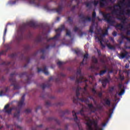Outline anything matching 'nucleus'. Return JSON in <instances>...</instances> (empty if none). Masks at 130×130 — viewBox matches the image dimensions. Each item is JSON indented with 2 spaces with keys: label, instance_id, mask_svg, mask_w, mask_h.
Instances as JSON below:
<instances>
[{
  "label": "nucleus",
  "instance_id": "f257e3e1",
  "mask_svg": "<svg viewBox=\"0 0 130 130\" xmlns=\"http://www.w3.org/2000/svg\"><path fill=\"white\" fill-rule=\"evenodd\" d=\"M82 89L81 87H79L78 85L76 87V98H75V103L78 104L79 101H81V102H85V103H88L87 106L89 109V110L92 112V113H95L97 110L101 111L103 110V106L102 105H97V108H95L92 103L89 104V100L86 99V98H79V96L80 94V90Z\"/></svg>",
  "mask_w": 130,
  "mask_h": 130
},
{
  "label": "nucleus",
  "instance_id": "f03ea898",
  "mask_svg": "<svg viewBox=\"0 0 130 130\" xmlns=\"http://www.w3.org/2000/svg\"><path fill=\"white\" fill-rule=\"evenodd\" d=\"M63 30H65V25L62 24L60 27H58V29H56L55 30V32H56V35H55L54 37H50V48L51 47H55L56 46L55 44H54L53 46H51V45H50V41H58V39H59V37L61 35V32H62V31Z\"/></svg>",
  "mask_w": 130,
  "mask_h": 130
},
{
  "label": "nucleus",
  "instance_id": "7ed1b4c3",
  "mask_svg": "<svg viewBox=\"0 0 130 130\" xmlns=\"http://www.w3.org/2000/svg\"><path fill=\"white\" fill-rule=\"evenodd\" d=\"M89 121H87L86 124L87 125V130H103V127H99L97 121L93 120L91 121V119L89 118Z\"/></svg>",
  "mask_w": 130,
  "mask_h": 130
},
{
  "label": "nucleus",
  "instance_id": "20e7f679",
  "mask_svg": "<svg viewBox=\"0 0 130 130\" xmlns=\"http://www.w3.org/2000/svg\"><path fill=\"white\" fill-rule=\"evenodd\" d=\"M27 27H31L32 28H38L39 27V24L36 22L33 21H29L26 23H23L20 27V30L21 32H24Z\"/></svg>",
  "mask_w": 130,
  "mask_h": 130
},
{
  "label": "nucleus",
  "instance_id": "39448f33",
  "mask_svg": "<svg viewBox=\"0 0 130 130\" xmlns=\"http://www.w3.org/2000/svg\"><path fill=\"white\" fill-rule=\"evenodd\" d=\"M9 107H10V104H9L6 105L4 107V110H5V112H6V113H8V114H11L13 109H15L17 112L14 113V115H13L14 117H17V118L20 117V109H17V108H15V107H12V108H10L8 110H7Z\"/></svg>",
  "mask_w": 130,
  "mask_h": 130
},
{
  "label": "nucleus",
  "instance_id": "423d86ee",
  "mask_svg": "<svg viewBox=\"0 0 130 130\" xmlns=\"http://www.w3.org/2000/svg\"><path fill=\"white\" fill-rule=\"evenodd\" d=\"M16 73H13L10 74V78L9 79L10 82H11V84L10 86H13L14 90H19L20 89V86L18 85V83L16 81V78L14 77V76L16 75Z\"/></svg>",
  "mask_w": 130,
  "mask_h": 130
},
{
  "label": "nucleus",
  "instance_id": "0eeeda50",
  "mask_svg": "<svg viewBox=\"0 0 130 130\" xmlns=\"http://www.w3.org/2000/svg\"><path fill=\"white\" fill-rule=\"evenodd\" d=\"M103 15L105 20L110 25L113 26L116 23L115 20H114L112 16H111L110 13H107V14L103 13Z\"/></svg>",
  "mask_w": 130,
  "mask_h": 130
},
{
  "label": "nucleus",
  "instance_id": "6e6552de",
  "mask_svg": "<svg viewBox=\"0 0 130 130\" xmlns=\"http://www.w3.org/2000/svg\"><path fill=\"white\" fill-rule=\"evenodd\" d=\"M79 17L82 20V22H84V23H85L87 22V21H92V24L94 25V23L95 22V19L93 17V14H92V18L89 17V16H87V17H85V15L83 13L80 14L79 15Z\"/></svg>",
  "mask_w": 130,
  "mask_h": 130
},
{
  "label": "nucleus",
  "instance_id": "1a4fd4ad",
  "mask_svg": "<svg viewBox=\"0 0 130 130\" xmlns=\"http://www.w3.org/2000/svg\"><path fill=\"white\" fill-rule=\"evenodd\" d=\"M77 76H79V78H77L76 83V84H79V83H81L82 82H87L88 81L87 79H86L81 74V69L80 68L77 69Z\"/></svg>",
  "mask_w": 130,
  "mask_h": 130
},
{
  "label": "nucleus",
  "instance_id": "9d476101",
  "mask_svg": "<svg viewBox=\"0 0 130 130\" xmlns=\"http://www.w3.org/2000/svg\"><path fill=\"white\" fill-rule=\"evenodd\" d=\"M108 30H106L104 33H103L101 35V36H96L95 38L96 39H98L99 42H100V44L102 47L103 48H105V46L103 43V42H104V37L106 36V35H108Z\"/></svg>",
  "mask_w": 130,
  "mask_h": 130
},
{
  "label": "nucleus",
  "instance_id": "9b49d317",
  "mask_svg": "<svg viewBox=\"0 0 130 130\" xmlns=\"http://www.w3.org/2000/svg\"><path fill=\"white\" fill-rule=\"evenodd\" d=\"M92 61L93 62L94 65H91L90 66V69H94V70H99L100 69V66H97L96 64H98L99 61L98 58L95 57V56H92Z\"/></svg>",
  "mask_w": 130,
  "mask_h": 130
},
{
  "label": "nucleus",
  "instance_id": "f8f14e48",
  "mask_svg": "<svg viewBox=\"0 0 130 130\" xmlns=\"http://www.w3.org/2000/svg\"><path fill=\"white\" fill-rule=\"evenodd\" d=\"M24 76H26L27 79L25 80V84H30L31 83V77L32 75H27L26 72H23L19 74L20 78H23Z\"/></svg>",
  "mask_w": 130,
  "mask_h": 130
},
{
  "label": "nucleus",
  "instance_id": "ddd939ff",
  "mask_svg": "<svg viewBox=\"0 0 130 130\" xmlns=\"http://www.w3.org/2000/svg\"><path fill=\"white\" fill-rule=\"evenodd\" d=\"M48 42H49V39H47L46 40V43H44L42 44V47L44 49H41V52L43 53V54H44L46 52V49H49V44H48Z\"/></svg>",
  "mask_w": 130,
  "mask_h": 130
},
{
  "label": "nucleus",
  "instance_id": "4468645a",
  "mask_svg": "<svg viewBox=\"0 0 130 130\" xmlns=\"http://www.w3.org/2000/svg\"><path fill=\"white\" fill-rule=\"evenodd\" d=\"M72 114H73V117H74V121H75V122H76V123L77 124V125H78L79 129L83 130V127L82 126H80V125L79 124L80 120H79V119L78 118V116H77V113H76V112L75 111H73Z\"/></svg>",
  "mask_w": 130,
  "mask_h": 130
},
{
  "label": "nucleus",
  "instance_id": "2eb2a0df",
  "mask_svg": "<svg viewBox=\"0 0 130 130\" xmlns=\"http://www.w3.org/2000/svg\"><path fill=\"white\" fill-rule=\"evenodd\" d=\"M111 80H112L111 77L109 75H108L107 78L102 80V83L103 87H106L107 86V83H109V82H110Z\"/></svg>",
  "mask_w": 130,
  "mask_h": 130
},
{
  "label": "nucleus",
  "instance_id": "dca6fc26",
  "mask_svg": "<svg viewBox=\"0 0 130 130\" xmlns=\"http://www.w3.org/2000/svg\"><path fill=\"white\" fill-rule=\"evenodd\" d=\"M102 104L106 106V105H108V106H110L111 104V99L109 98H104L102 101Z\"/></svg>",
  "mask_w": 130,
  "mask_h": 130
},
{
  "label": "nucleus",
  "instance_id": "f3484780",
  "mask_svg": "<svg viewBox=\"0 0 130 130\" xmlns=\"http://www.w3.org/2000/svg\"><path fill=\"white\" fill-rule=\"evenodd\" d=\"M25 96H26V94H23L22 96L21 97V100L18 103V107H19L20 108H22V107L23 106V105H25V103H24V101H25Z\"/></svg>",
  "mask_w": 130,
  "mask_h": 130
},
{
  "label": "nucleus",
  "instance_id": "a211bd4d",
  "mask_svg": "<svg viewBox=\"0 0 130 130\" xmlns=\"http://www.w3.org/2000/svg\"><path fill=\"white\" fill-rule=\"evenodd\" d=\"M122 87H123V84L120 81L118 85V87L119 89L121 90V91H120V92H119L118 93L119 95H122V94H123V93H124L125 92V89H123Z\"/></svg>",
  "mask_w": 130,
  "mask_h": 130
},
{
  "label": "nucleus",
  "instance_id": "6ab92c4d",
  "mask_svg": "<svg viewBox=\"0 0 130 130\" xmlns=\"http://www.w3.org/2000/svg\"><path fill=\"white\" fill-rule=\"evenodd\" d=\"M108 2L107 0H100V8H105L108 6Z\"/></svg>",
  "mask_w": 130,
  "mask_h": 130
},
{
  "label": "nucleus",
  "instance_id": "aec40b11",
  "mask_svg": "<svg viewBox=\"0 0 130 130\" xmlns=\"http://www.w3.org/2000/svg\"><path fill=\"white\" fill-rule=\"evenodd\" d=\"M63 9V6L62 3H61V4H58V8H57L55 9L56 13H57L59 14H61Z\"/></svg>",
  "mask_w": 130,
  "mask_h": 130
},
{
  "label": "nucleus",
  "instance_id": "412c9836",
  "mask_svg": "<svg viewBox=\"0 0 130 130\" xmlns=\"http://www.w3.org/2000/svg\"><path fill=\"white\" fill-rule=\"evenodd\" d=\"M41 72H42V73H44L45 75H48L47 67H46V66H45L43 69L42 68H38V73H40Z\"/></svg>",
  "mask_w": 130,
  "mask_h": 130
},
{
  "label": "nucleus",
  "instance_id": "4be33fe9",
  "mask_svg": "<svg viewBox=\"0 0 130 130\" xmlns=\"http://www.w3.org/2000/svg\"><path fill=\"white\" fill-rule=\"evenodd\" d=\"M66 75L64 74V73H63V72H60V73H58L57 77L58 78H57L56 79H55V82H56L57 83H59L60 82H61V79L59 78V77H65Z\"/></svg>",
  "mask_w": 130,
  "mask_h": 130
},
{
  "label": "nucleus",
  "instance_id": "5701e85b",
  "mask_svg": "<svg viewBox=\"0 0 130 130\" xmlns=\"http://www.w3.org/2000/svg\"><path fill=\"white\" fill-rule=\"evenodd\" d=\"M128 54V52H127V51H125V50H124L123 52H121V54H120V58H124L125 57H126Z\"/></svg>",
  "mask_w": 130,
  "mask_h": 130
},
{
  "label": "nucleus",
  "instance_id": "b1692460",
  "mask_svg": "<svg viewBox=\"0 0 130 130\" xmlns=\"http://www.w3.org/2000/svg\"><path fill=\"white\" fill-rule=\"evenodd\" d=\"M117 19L121 21V22L123 24H123L127 23V18L126 17H125V16H124V17H119L118 18H117Z\"/></svg>",
  "mask_w": 130,
  "mask_h": 130
},
{
  "label": "nucleus",
  "instance_id": "393cba45",
  "mask_svg": "<svg viewBox=\"0 0 130 130\" xmlns=\"http://www.w3.org/2000/svg\"><path fill=\"white\" fill-rule=\"evenodd\" d=\"M41 88H42V89H43V90H44V89H46V88H49V84L47 83L45 84V83H42V84H41Z\"/></svg>",
  "mask_w": 130,
  "mask_h": 130
},
{
  "label": "nucleus",
  "instance_id": "a878e982",
  "mask_svg": "<svg viewBox=\"0 0 130 130\" xmlns=\"http://www.w3.org/2000/svg\"><path fill=\"white\" fill-rule=\"evenodd\" d=\"M11 47H8L7 48V49L6 50H3L1 52H0V55H6L7 52H8V50H9V49H10Z\"/></svg>",
  "mask_w": 130,
  "mask_h": 130
},
{
  "label": "nucleus",
  "instance_id": "bb28decb",
  "mask_svg": "<svg viewBox=\"0 0 130 130\" xmlns=\"http://www.w3.org/2000/svg\"><path fill=\"white\" fill-rule=\"evenodd\" d=\"M53 119L56 122V123H57V124H60V120H58V119L57 118H52V117H50V122L51 120H53Z\"/></svg>",
  "mask_w": 130,
  "mask_h": 130
},
{
  "label": "nucleus",
  "instance_id": "cd10ccee",
  "mask_svg": "<svg viewBox=\"0 0 130 130\" xmlns=\"http://www.w3.org/2000/svg\"><path fill=\"white\" fill-rule=\"evenodd\" d=\"M88 56H89L88 53H86V54H84V58L82 60V62H81V65H83L84 64L85 59H86V60L88 57Z\"/></svg>",
  "mask_w": 130,
  "mask_h": 130
},
{
  "label": "nucleus",
  "instance_id": "c85d7f7f",
  "mask_svg": "<svg viewBox=\"0 0 130 130\" xmlns=\"http://www.w3.org/2000/svg\"><path fill=\"white\" fill-rule=\"evenodd\" d=\"M107 72V69H105V70H101L99 73H96V75H99V76H103L105 75V73Z\"/></svg>",
  "mask_w": 130,
  "mask_h": 130
},
{
  "label": "nucleus",
  "instance_id": "c756f323",
  "mask_svg": "<svg viewBox=\"0 0 130 130\" xmlns=\"http://www.w3.org/2000/svg\"><path fill=\"white\" fill-rule=\"evenodd\" d=\"M76 1L77 2V5H73V7H72V9H71V11L72 12H73L75 10V9L77 7H78L79 4L80 3V1L79 0H76ZM81 1H82V0H81Z\"/></svg>",
  "mask_w": 130,
  "mask_h": 130
},
{
  "label": "nucleus",
  "instance_id": "7c9ffc66",
  "mask_svg": "<svg viewBox=\"0 0 130 130\" xmlns=\"http://www.w3.org/2000/svg\"><path fill=\"white\" fill-rule=\"evenodd\" d=\"M22 39H23V34L18 36V37L16 38V40L17 41H18V42H20V41H22Z\"/></svg>",
  "mask_w": 130,
  "mask_h": 130
},
{
  "label": "nucleus",
  "instance_id": "2f4dec72",
  "mask_svg": "<svg viewBox=\"0 0 130 130\" xmlns=\"http://www.w3.org/2000/svg\"><path fill=\"white\" fill-rule=\"evenodd\" d=\"M42 41V37L41 36H38L36 39V42H41Z\"/></svg>",
  "mask_w": 130,
  "mask_h": 130
},
{
  "label": "nucleus",
  "instance_id": "473e14b6",
  "mask_svg": "<svg viewBox=\"0 0 130 130\" xmlns=\"http://www.w3.org/2000/svg\"><path fill=\"white\" fill-rule=\"evenodd\" d=\"M120 80L121 83H122L123 81L124 80V76H122V75H120L118 78H117V80L119 81Z\"/></svg>",
  "mask_w": 130,
  "mask_h": 130
},
{
  "label": "nucleus",
  "instance_id": "72a5a7b5",
  "mask_svg": "<svg viewBox=\"0 0 130 130\" xmlns=\"http://www.w3.org/2000/svg\"><path fill=\"white\" fill-rule=\"evenodd\" d=\"M114 108L115 107H114L113 109H110V110H109V116L110 117H112V114H113Z\"/></svg>",
  "mask_w": 130,
  "mask_h": 130
},
{
  "label": "nucleus",
  "instance_id": "f704fd0d",
  "mask_svg": "<svg viewBox=\"0 0 130 130\" xmlns=\"http://www.w3.org/2000/svg\"><path fill=\"white\" fill-rule=\"evenodd\" d=\"M88 85H87V84H86V87H84L82 89L83 93H82V95H83V94H86L87 93V87Z\"/></svg>",
  "mask_w": 130,
  "mask_h": 130
},
{
  "label": "nucleus",
  "instance_id": "c9c22d12",
  "mask_svg": "<svg viewBox=\"0 0 130 130\" xmlns=\"http://www.w3.org/2000/svg\"><path fill=\"white\" fill-rule=\"evenodd\" d=\"M24 59L25 60L26 62L29 63L30 62V57L27 56L26 57H24Z\"/></svg>",
  "mask_w": 130,
  "mask_h": 130
},
{
  "label": "nucleus",
  "instance_id": "e433bc0d",
  "mask_svg": "<svg viewBox=\"0 0 130 130\" xmlns=\"http://www.w3.org/2000/svg\"><path fill=\"white\" fill-rule=\"evenodd\" d=\"M107 46L109 48V49L115 50V47L114 46H112V45H111V44H107Z\"/></svg>",
  "mask_w": 130,
  "mask_h": 130
},
{
  "label": "nucleus",
  "instance_id": "4c0bfd02",
  "mask_svg": "<svg viewBox=\"0 0 130 130\" xmlns=\"http://www.w3.org/2000/svg\"><path fill=\"white\" fill-rule=\"evenodd\" d=\"M127 6H128V7H129L130 8V0L127 3ZM126 35H130V30H129V29L127 30V31L126 32Z\"/></svg>",
  "mask_w": 130,
  "mask_h": 130
},
{
  "label": "nucleus",
  "instance_id": "58836bf2",
  "mask_svg": "<svg viewBox=\"0 0 130 130\" xmlns=\"http://www.w3.org/2000/svg\"><path fill=\"white\" fill-rule=\"evenodd\" d=\"M9 57H11V58H15V57H16V56H17V53H12L10 55H9Z\"/></svg>",
  "mask_w": 130,
  "mask_h": 130
},
{
  "label": "nucleus",
  "instance_id": "ea45409f",
  "mask_svg": "<svg viewBox=\"0 0 130 130\" xmlns=\"http://www.w3.org/2000/svg\"><path fill=\"white\" fill-rule=\"evenodd\" d=\"M115 26H116V27H121V29H123L124 27V25L122 23L116 24Z\"/></svg>",
  "mask_w": 130,
  "mask_h": 130
},
{
  "label": "nucleus",
  "instance_id": "a19ab883",
  "mask_svg": "<svg viewBox=\"0 0 130 130\" xmlns=\"http://www.w3.org/2000/svg\"><path fill=\"white\" fill-rule=\"evenodd\" d=\"M24 49L26 51H28V50H30V45H26L24 46Z\"/></svg>",
  "mask_w": 130,
  "mask_h": 130
},
{
  "label": "nucleus",
  "instance_id": "79ce46f5",
  "mask_svg": "<svg viewBox=\"0 0 130 130\" xmlns=\"http://www.w3.org/2000/svg\"><path fill=\"white\" fill-rule=\"evenodd\" d=\"M66 35L69 36L70 37H72L71 32L70 30H66Z\"/></svg>",
  "mask_w": 130,
  "mask_h": 130
},
{
  "label": "nucleus",
  "instance_id": "37998d69",
  "mask_svg": "<svg viewBox=\"0 0 130 130\" xmlns=\"http://www.w3.org/2000/svg\"><path fill=\"white\" fill-rule=\"evenodd\" d=\"M92 3H93L94 7H97L99 3V1H96V0H94V1H92Z\"/></svg>",
  "mask_w": 130,
  "mask_h": 130
},
{
  "label": "nucleus",
  "instance_id": "c03bdc74",
  "mask_svg": "<svg viewBox=\"0 0 130 130\" xmlns=\"http://www.w3.org/2000/svg\"><path fill=\"white\" fill-rule=\"evenodd\" d=\"M36 0H29L30 4H32L34 5H36V2H35ZM38 2H40L42 0H38Z\"/></svg>",
  "mask_w": 130,
  "mask_h": 130
},
{
  "label": "nucleus",
  "instance_id": "a18cd8bd",
  "mask_svg": "<svg viewBox=\"0 0 130 130\" xmlns=\"http://www.w3.org/2000/svg\"><path fill=\"white\" fill-rule=\"evenodd\" d=\"M68 22H69V23L71 25L73 24V19H72L71 18V17H68Z\"/></svg>",
  "mask_w": 130,
  "mask_h": 130
},
{
  "label": "nucleus",
  "instance_id": "49530a36",
  "mask_svg": "<svg viewBox=\"0 0 130 130\" xmlns=\"http://www.w3.org/2000/svg\"><path fill=\"white\" fill-rule=\"evenodd\" d=\"M93 29H94L93 25V24H92V25L90 26L89 32H90L91 33H93Z\"/></svg>",
  "mask_w": 130,
  "mask_h": 130
},
{
  "label": "nucleus",
  "instance_id": "de8ad7c7",
  "mask_svg": "<svg viewBox=\"0 0 130 130\" xmlns=\"http://www.w3.org/2000/svg\"><path fill=\"white\" fill-rule=\"evenodd\" d=\"M66 63H64V62H61L60 60L59 61V62H57V65H58V66L59 67H60V66H61L62 65H63V64H65Z\"/></svg>",
  "mask_w": 130,
  "mask_h": 130
},
{
  "label": "nucleus",
  "instance_id": "09e8293b",
  "mask_svg": "<svg viewBox=\"0 0 130 130\" xmlns=\"http://www.w3.org/2000/svg\"><path fill=\"white\" fill-rule=\"evenodd\" d=\"M84 3H85L87 8H90L91 6V3H89V2H84Z\"/></svg>",
  "mask_w": 130,
  "mask_h": 130
},
{
  "label": "nucleus",
  "instance_id": "8fccbe9b",
  "mask_svg": "<svg viewBox=\"0 0 130 130\" xmlns=\"http://www.w3.org/2000/svg\"><path fill=\"white\" fill-rule=\"evenodd\" d=\"M2 64L5 65V66H9V64H11V62H2Z\"/></svg>",
  "mask_w": 130,
  "mask_h": 130
},
{
  "label": "nucleus",
  "instance_id": "3c124183",
  "mask_svg": "<svg viewBox=\"0 0 130 130\" xmlns=\"http://www.w3.org/2000/svg\"><path fill=\"white\" fill-rule=\"evenodd\" d=\"M7 27L6 25V26L5 28V30H4V35H3L4 38H5V37H6V35L7 34Z\"/></svg>",
  "mask_w": 130,
  "mask_h": 130
},
{
  "label": "nucleus",
  "instance_id": "603ef678",
  "mask_svg": "<svg viewBox=\"0 0 130 130\" xmlns=\"http://www.w3.org/2000/svg\"><path fill=\"white\" fill-rule=\"evenodd\" d=\"M75 53L77 55H80V54H81V51H78V50H75Z\"/></svg>",
  "mask_w": 130,
  "mask_h": 130
},
{
  "label": "nucleus",
  "instance_id": "864d4df0",
  "mask_svg": "<svg viewBox=\"0 0 130 130\" xmlns=\"http://www.w3.org/2000/svg\"><path fill=\"white\" fill-rule=\"evenodd\" d=\"M91 91L94 94H96L97 93V91L94 88H92Z\"/></svg>",
  "mask_w": 130,
  "mask_h": 130
},
{
  "label": "nucleus",
  "instance_id": "5fc2aeb1",
  "mask_svg": "<svg viewBox=\"0 0 130 130\" xmlns=\"http://www.w3.org/2000/svg\"><path fill=\"white\" fill-rule=\"evenodd\" d=\"M37 127H42V124H41V125H37L36 126V127H35V128L32 127L31 129L32 130H36L37 129Z\"/></svg>",
  "mask_w": 130,
  "mask_h": 130
},
{
  "label": "nucleus",
  "instance_id": "6e6d98bb",
  "mask_svg": "<svg viewBox=\"0 0 130 130\" xmlns=\"http://www.w3.org/2000/svg\"><path fill=\"white\" fill-rule=\"evenodd\" d=\"M77 114H81L82 116H84L85 115L83 110H81V111H80L79 113H77Z\"/></svg>",
  "mask_w": 130,
  "mask_h": 130
},
{
  "label": "nucleus",
  "instance_id": "4d7b16f0",
  "mask_svg": "<svg viewBox=\"0 0 130 130\" xmlns=\"http://www.w3.org/2000/svg\"><path fill=\"white\" fill-rule=\"evenodd\" d=\"M61 113L64 115L65 114H70V112L69 110H66L64 112H61Z\"/></svg>",
  "mask_w": 130,
  "mask_h": 130
},
{
  "label": "nucleus",
  "instance_id": "13d9d810",
  "mask_svg": "<svg viewBox=\"0 0 130 130\" xmlns=\"http://www.w3.org/2000/svg\"><path fill=\"white\" fill-rule=\"evenodd\" d=\"M24 112L25 113H30V112H31V109H27L24 111Z\"/></svg>",
  "mask_w": 130,
  "mask_h": 130
},
{
  "label": "nucleus",
  "instance_id": "bf43d9fd",
  "mask_svg": "<svg viewBox=\"0 0 130 130\" xmlns=\"http://www.w3.org/2000/svg\"><path fill=\"white\" fill-rule=\"evenodd\" d=\"M78 30H79V27H78V26H75L74 28V31L75 32H77V31H78Z\"/></svg>",
  "mask_w": 130,
  "mask_h": 130
},
{
  "label": "nucleus",
  "instance_id": "052dcab7",
  "mask_svg": "<svg viewBox=\"0 0 130 130\" xmlns=\"http://www.w3.org/2000/svg\"><path fill=\"white\" fill-rule=\"evenodd\" d=\"M125 2V0H122V1H120L119 3V4H120L121 6H123V4H124Z\"/></svg>",
  "mask_w": 130,
  "mask_h": 130
},
{
  "label": "nucleus",
  "instance_id": "680f3d73",
  "mask_svg": "<svg viewBox=\"0 0 130 130\" xmlns=\"http://www.w3.org/2000/svg\"><path fill=\"white\" fill-rule=\"evenodd\" d=\"M114 89V86H112L111 87H110V89H109L110 92H112L113 91Z\"/></svg>",
  "mask_w": 130,
  "mask_h": 130
},
{
  "label": "nucleus",
  "instance_id": "e2e57ef3",
  "mask_svg": "<svg viewBox=\"0 0 130 130\" xmlns=\"http://www.w3.org/2000/svg\"><path fill=\"white\" fill-rule=\"evenodd\" d=\"M92 17H93V18L95 19L96 18V12L94 11L93 13H92Z\"/></svg>",
  "mask_w": 130,
  "mask_h": 130
},
{
  "label": "nucleus",
  "instance_id": "0e129e2a",
  "mask_svg": "<svg viewBox=\"0 0 130 130\" xmlns=\"http://www.w3.org/2000/svg\"><path fill=\"white\" fill-rule=\"evenodd\" d=\"M98 95H99V98H102V97H103L102 92H99Z\"/></svg>",
  "mask_w": 130,
  "mask_h": 130
},
{
  "label": "nucleus",
  "instance_id": "69168bd1",
  "mask_svg": "<svg viewBox=\"0 0 130 130\" xmlns=\"http://www.w3.org/2000/svg\"><path fill=\"white\" fill-rule=\"evenodd\" d=\"M100 61L101 62H103V63H105V62H106V60H105V58H101Z\"/></svg>",
  "mask_w": 130,
  "mask_h": 130
},
{
  "label": "nucleus",
  "instance_id": "338daca9",
  "mask_svg": "<svg viewBox=\"0 0 130 130\" xmlns=\"http://www.w3.org/2000/svg\"><path fill=\"white\" fill-rule=\"evenodd\" d=\"M107 10H108L109 11H112L113 8H112V7H107Z\"/></svg>",
  "mask_w": 130,
  "mask_h": 130
},
{
  "label": "nucleus",
  "instance_id": "774afa93",
  "mask_svg": "<svg viewBox=\"0 0 130 130\" xmlns=\"http://www.w3.org/2000/svg\"><path fill=\"white\" fill-rule=\"evenodd\" d=\"M126 15H130V10H127Z\"/></svg>",
  "mask_w": 130,
  "mask_h": 130
}]
</instances>
